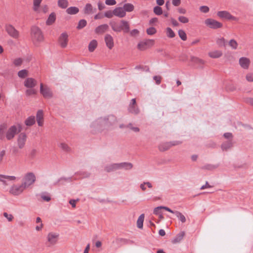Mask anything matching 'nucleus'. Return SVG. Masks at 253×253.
Wrapping results in <instances>:
<instances>
[{
	"mask_svg": "<svg viewBox=\"0 0 253 253\" xmlns=\"http://www.w3.org/2000/svg\"><path fill=\"white\" fill-rule=\"evenodd\" d=\"M109 25L115 32L123 31L125 34L129 32L130 26L129 22L127 21L121 20L118 23L114 20H111L109 22Z\"/></svg>",
	"mask_w": 253,
	"mask_h": 253,
	"instance_id": "nucleus-1",
	"label": "nucleus"
},
{
	"mask_svg": "<svg viewBox=\"0 0 253 253\" xmlns=\"http://www.w3.org/2000/svg\"><path fill=\"white\" fill-rule=\"evenodd\" d=\"M31 37L34 44L36 45L43 42L44 40L41 30L36 26H33L31 28Z\"/></svg>",
	"mask_w": 253,
	"mask_h": 253,
	"instance_id": "nucleus-2",
	"label": "nucleus"
},
{
	"mask_svg": "<svg viewBox=\"0 0 253 253\" xmlns=\"http://www.w3.org/2000/svg\"><path fill=\"white\" fill-rule=\"evenodd\" d=\"M36 177L34 173L28 172L23 178L22 184L26 189L33 185L36 181Z\"/></svg>",
	"mask_w": 253,
	"mask_h": 253,
	"instance_id": "nucleus-3",
	"label": "nucleus"
},
{
	"mask_svg": "<svg viewBox=\"0 0 253 253\" xmlns=\"http://www.w3.org/2000/svg\"><path fill=\"white\" fill-rule=\"evenodd\" d=\"M4 29L7 34L10 37L16 40L19 39L20 33L12 25L6 24L4 25Z\"/></svg>",
	"mask_w": 253,
	"mask_h": 253,
	"instance_id": "nucleus-4",
	"label": "nucleus"
},
{
	"mask_svg": "<svg viewBox=\"0 0 253 253\" xmlns=\"http://www.w3.org/2000/svg\"><path fill=\"white\" fill-rule=\"evenodd\" d=\"M99 122L104 124L105 126L109 127L115 125L117 122V119L115 116L111 115L104 118H100Z\"/></svg>",
	"mask_w": 253,
	"mask_h": 253,
	"instance_id": "nucleus-5",
	"label": "nucleus"
},
{
	"mask_svg": "<svg viewBox=\"0 0 253 253\" xmlns=\"http://www.w3.org/2000/svg\"><path fill=\"white\" fill-rule=\"evenodd\" d=\"M182 143L180 141H173L170 142H163L159 144L158 146L159 150L161 152H164L168 150L173 146H176Z\"/></svg>",
	"mask_w": 253,
	"mask_h": 253,
	"instance_id": "nucleus-6",
	"label": "nucleus"
},
{
	"mask_svg": "<svg viewBox=\"0 0 253 253\" xmlns=\"http://www.w3.org/2000/svg\"><path fill=\"white\" fill-rule=\"evenodd\" d=\"M205 24L209 28L213 29L221 28L223 26V24L211 18L206 19Z\"/></svg>",
	"mask_w": 253,
	"mask_h": 253,
	"instance_id": "nucleus-7",
	"label": "nucleus"
},
{
	"mask_svg": "<svg viewBox=\"0 0 253 253\" xmlns=\"http://www.w3.org/2000/svg\"><path fill=\"white\" fill-rule=\"evenodd\" d=\"M154 42L155 41L153 40H144L138 43L137 47L140 50H144L152 46L154 44Z\"/></svg>",
	"mask_w": 253,
	"mask_h": 253,
	"instance_id": "nucleus-8",
	"label": "nucleus"
},
{
	"mask_svg": "<svg viewBox=\"0 0 253 253\" xmlns=\"http://www.w3.org/2000/svg\"><path fill=\"white\" fill-rule=\"evenodd\" d=\"M40 93L45 98H50L53 96L50 88L46 85H44L42 83L40 84Z\"/></svg>",
	"mask_w": 253,
	"mask_h": 253,
	"instance_id": "nucleus-9",
	"label": "nucleus"
},
{
	"mask_svg": "<svg viewBox=\"0 0 253 253\" xmlns=\"http://www.w3.org/2000/svg\"><path fill=\"white\" fill-rule=\"evenodd\" d=\"M25 189L26 188L22 183L19 185L14 184L11 187L9 192L14 196H18L21 194Z\"/></svg>",
	"mask_w": 253,
	"mask_h": 253,
	"instance_id": "nucleus-10",
	"label": "nucleus"
},
{
	"mask_svg": "<svg viewBox=\"0 0 253 253\" xmlns=\"http://www.w3.org/2000/svg\"><path fill=\"white\" fill-rule=\"evenodd\" d=\"M27 136L25 132H21L17 137V145L19 149H22L24 147L27 140Z\"/></svg>",
	"mask_w": 253,
	"mask_h": 253,
	"instance_id": "nucleus-11",
	"label": "nucleus"
},
{
	"mask_svg": "<svg viewBox=\"0 0 253 253\" xmlns=\"http://www.w3.org/2000/svg\"><path fill=\"white\" fill-rule=\"evenodd\" d=\"M128 111L129 113L134 115H137L139 113L140 110L136 104V99L135 98H133L131 100L128 108Z\"/></svg>",
	"mask_w": 253,
	"mask_h": 253,
	"instance_id": "nucleus-12",
	"label": "nucleus"
},
{
	"mask_svg": "<svg viewBox=\"0 0 253 253\" xmlns=\"http://www.w3.org/2000/svg\"><path fill=\"white\" fill-rule=\"evenodd\" d=\"M17 133V127L15 125L11 126L5 133V137L8 140L12 139Z\"/></svg>",
	"mask_w": 253,
	"mask_h": 253,
	"instance_id": "nucleus-13",
	"label": "nucleus"
},
{
	"mask_svg": "<svg viewBox=\"0 0 253 253\" xmlns=\"http://www.w3.org/2000/svg\"><path fill=\"white\" fill-rule=\"evenodd\" d=\"M59 43L62 48H65L68 44V36L66 33H63L60 36L58 39Z\"/></svg>",
	"mask_w": 253,
	"mask_h": 253,
	"instance_id": "nucleus-14",
	"label": "nucleus"
},
{
	"mask_svg": "<svg viewBox=\"0 0 253 253\" xmlns=\"http://www.w3.org/2000/svg\"><path fill=\"white\" fill-rule=\"evenodd\" d=\"M217 15L221 18H225L228 20H234L235 17L232 16L227 11H220L217 13Z\"/></svg>",
	"mask_w": 253,
	"mask_h": 253,
	"instance_id": "nucleus-15",
	"label": "nucleus"
},
{
	"mask_svg": "<svg viewBox=\"0 0 253 253\" xmlns=\"http://www.w3.org/2000/svg\"><path fill=\"white\" fill-rule=\"evenodd\" d=\"M105 42L106 46L110 49H111L114 45V40L112 36L109 34H107L105 37Z\"/></svg>",
	"mask_w": 253,
	"mask_h": 253,
	"instance_id": "nucleus-16",
	"label": "nucleus"
},
{
	"mask_svg": "<svg viewBox=\"0 0 253 253\" xmlns=\"http://www.w3.org/2000/svg\"><path fill=\"white\" fill-rule=\"evenodd\" d=\"M37 84V81L32 78H28L24 82V85L27 88H33Z\"/></svg>",
	"mask_w": 253,
	"mask_h": 253,
	"instance_id": "nucleus-17",
	"label": "nucleus"
},
{
	"mask_svg": "<svg viewBox=\"0 0 253 253\" xmlns=\"http://www.w3.org/2000/svg\"><path fill=\"white\" fill-rule=\"evenodd\" d=\"M114 14L118 17L123 18L126 16V12H125L123 7H119L114 9Z\"/></svg>",
	"mask_w": 253,
	"mask_h": 253,
	"instance_id": "nucleus-18",
	"label": "nucleus"
},
{
	"mask_svg": "<svg viewBox=\"0 0 253 253\" xmlns=\"http://www.w3.org/2000/svg\"><path fill=\"white\" fill-rule=\"evenodd\" d=\"M109 29L107 24H102L97 27L95 29V32L97 34H102L107 31Z\"/></svg>",
	"mask_w": 253,
	"mask_h": 253,
	"instance_id": "nucleus-19",
	"label": "nucleus"
},
{
	"mask_svg": "<svg viewBox=\"0 0 253 253\" xmlns=\"http://www.w3.org/2000/svg\"><path fill=\"white\" fill-rule=\"evenodd\" d=\"M58 235L53 233H49L47 235V240L51 245L55 244L57 241Z\"/></svg>",
	"mask_w": 253,
	"mask_h": 253,
	"instance_id": "nucleus-20",
	"label": "nucleus"
},
{
	"mask_svg": "<svg viewBox=\"0 0 253 253\" xmlns=\"http://www.w3.org/2000/svg\"><path fill=\"white\" fill-rule=\"evenodd\" d=\"M43 113L42 110H38L37 113L36 118L38 124L39 126H42L43 124Z\"/></svg>",
	"mask_w": 253,
	"mask_h": 253,
	"instance_id": "nucleus-21",
	"label": "nucleus"
},
{
	"mask_svg": "<svg viewBox=\"0 0 253 253\" xmlns=\"http://www.w3.org/2000/svg\"><path fill=\"white\" fill-rule=\"evenodd\" d=\"M250 60L246 57H241L239 59V63L241 66L244 69H248L250 64Z\"/></svg>",
	"mask_w": 253,
	"mask_h": 253,
	"instance_id": "nucleus-22",
	"label": "nucleus"
},
{
	"mask_svg": "<svg viewBox=\"0 0 253 253\" xmlns=\"http://www.w3.org/2000/svg\"><path fill=\"white\" fill-rule=\"evenodd\" d=\"M233 145L232 140H228L222 143L221 145V148L223 151H227L229 149L232 147Z\"/></svg>",
	"mask_w": 253,
	"mask_h": 253,
	"instance_id": "nucleus-23",
	"label": "nucleus"
},
{
	"mask_svg": "<svg viewBox=\"0 0 253 253\" xmlns=\"http://www.w3.org/2000/svg\"><path fill=\"white\" fill-rule=\"evenodd\" d=\"M117 169H119L118 163L112 164L105 167V171L108 172H112Z\"/></svg>",
	"mask_w": 253,
	"mask_h": 253,
	"instance_id": "nucleus-24",
	"label": "nucleus"
},
{
	"mask_svg": "<svg viewBox=\"0 0 253 253\" xmlns=\"http://www.w3.org/2000/svg\"><path fill=\"white\" fill-rule=\"evenodd\" d=\"M118 165L119 169H124L126 170H129L133 167V165L131 163L128 162L118 163Z\"/></svg>",
	"mask_w": 253,
	"mask_h": 253,
	"instance_id": "nucleus-25",
	"label": "nucleus"
},
{
	"mask_svg": "<svg viewBox=\"0 0 253 253\" xmlns=\"http://www.w3.org/2000/svg\"><path fill=\"white\" fill-rule=\"evenodd\" d=\"M7 129V125L3 124L0 125V139L2 140L5 137V131Z\"/></svg>",
	"mask_w": 253,
	"mask_h": 253,
	"instance_id": "nucleus-26",
	"label": "nucleus"
},
{
	"mask_svg": "<svg viewBox=\"0 0 253 253\" xmlns=\"http://www.w3.org/2000/svg\"><path fill=\"white\" fill-rule=\"evenodd\" d=\"M219 167L218 164H207L203 166H202L201 169H206L210 171L213 170L214 169H217Z\"/></svg>",
	"mask_w": 253,
	"mask_h": 253,
	"instance_id": "nucleus-27",
	"label": "nucleus"
},
{
	"mask_svg": "<svg viewBox=\"0 0 253 253\" xmlns=\"http://www.w3.org/2000/svg\"><path fill=\"white\" fill-rule=\"evenodd\" d=\"M56 20V14L54 12H52L48 16L46 24L47 25H51L54 23Z\"/></svg>",
	"mask_w": 253,
	"mask_h": 253,
	"instance_id": "nucleus-28",
	"label": "nucleus"
},
{
	"mask_svg": "<svg viewBox=\"0 0 253 253\" xmlns=\"http://www.w3.org/2000/svg\"><path fill=\"white\" fill-rule=\"evenodd\" d=\"M222 55V52L220 50H214L209 53L210 57L213 58H217L221 57Z\"/></svg>",
	"mask_w": 253,
	"mask_h": 253,
	"instance_id": "nucleus-29",
	"label": "nucleus"
},
{
	"mask_svg": "<svg viewBox=\"0 0 253 253\" xmlns=\"http://www.w3.org/2000/svg\"><path fill=\"white\" fill-rule=\"evenodd\" d=\"M191 61L194 63L195 64L198 65L199 66H201L204 64V61L197 57L192 56L191 57Z\"/></svg>",
	"mask_w": 253,
	"mask_h": 253,
	"instance_id": "nucleus-30",
	"label": "nucleus"
},
{
	"mask_svg": "<svg viewBox=\"0 0 253 253\" xmlns=\"http://www.w3.org/2000/svg\"><path fill=\"white\" fill-rule=\"evenodd\" d=\"M69 5V2L68 0H58L57 1V5L59 7L65 9L67 8Z\"/></svg>",
	"mask_w": 253,
	"mask_h": 253,
	"instance_id": "nucleus-31",
	"label": "nucleus"
},
{
	"mask_svg": "<svg viewBox=\"0 0 253 253\" xmlns=\"http://www.w3.org/2000/svg\"><path fill=\"white\" fill-rule=\"evenodd\" d=\"M184 235L185 232L184 231L180 232L175 237V238L173 239L172 242L173 243H177L179 242L183 239Z\"/></svg>",
	"mask_w": 253,
	"mask_h": 253,
	"instance_id": "nucleus-32",
	"label": "nucleus"
},
{
	"mask_svg": "<svg viewBox=\"0 0 253 253\" xmlns=\"http://www.w3.org/2000/svg\"><path fill=\"white\" fill-rule=\"evenodd\" d=\"M79 11V9L75 6H71L66 9V12L70 15H74L78 13Z\"/></svg>",
	"mask_w": 253,
	"mask_h": 253,
	"instance_id": "nucleus-33",
	"label": "nucleus"
},
{
	"mask_svg": "<svg viewBox=\"0 0 253 253\" xmlns=\"http://www.w3.org/2000/svg\"><path fill=\"white\" fill-rule=\"evenodd\" d=\"M144 219V214H141L138 217L137 221V227L139 229H142L143 225Z\"/></svg>",
	"mask_w": 253,
	"mask_h": 253,
	"instance_id": "nucleus-34",
	"label": "nucleus"
},
{
	"mask_svg": "<svg viewBox=\"0 0 253 253\" xmlns=\"http://www.w3.org/2000/svg\"><path fill=\"white\" fill-rule=\"evenodd\" d=\"M97 42L95 40H92L88 45V50L90 52H93L96 48Z\"/></svg>",
	"mask_w": 253,
	"mask_h": 253,
	"instance_id": "nucleus-35",
	"label": "nucleus"
},
{
	"mask_svg": "<svg viewBox=\"0 0 253 253\" xmlns=\"http://www.w3.org/2000/svg\"><path fill=\"white\" fill-rule=\"evenodd\" d=\"M35 123V118L31 116L28 117L25 121V124L27 126H31Z\"/></svg>",
	"mask_w": 253,
	"mask_h": 253,
	"instance_id": "nucleus-36",
	"label": "nucleus"
},
{
	"mask_svg": "<svg viewBox=\"0 0 253 253\" xmlns=\"http://www.w3.org/2000/svg\"><path fill=\"white\" fill-rule=\"evenodd\" d=\"M84 13L85 14H90L92 13V6L90 3H87L84 9Z\"/></svg>",
	"mask_w": 253,
	"mask_h": 253,
	"instance_id": "nucleus-37",
	"label": "nucleus"
},
{
	"mask_svg": "<svg viewBox=\"0 0 253 253\" xmlns=\"http://www.w3.org/2000/svg\"><path fill=\"white\" fill-rule=\"evenodd\" d=\"M123 9L125 12H131L134 10V7L131 3H126L123 6Z\"/></svg>",
	"mask_w": 253,
	"mask_h": 253,
	"instance_id": "nucleus-38",
	"label": "nucleus"
},
{
	"mask_svg": "<svg viewBox=\"0 0 253 253\" xmlns=\"http://www.w3.org/2000/svg\"><path fill=\"white\" fill-rule=\"evenodd\" d=\"M42 0H34L33 1V10L36 12H38Z\"/></svg>",
	"mask_w": 253,
	"mask_h": 253,
	"instance_id": "nucleus-39",
	"label": "nucleus"
},
{
	"mask_svg": "<svg viewBox=\"0 0 253 253\" xmlns=\"http://www.w3.org/2000/svg\"><path fill=\"white\" fill-rule=\"evenodd\" d=\"M166 32L167 36L168 38H173L175 36V34L174 32L169 27H168L166 28Z\"/></svg>",
	"mask_w": 253,
	"mask_h": 253,
	"instance_id": "nucleus-40",
	"label": "nucleus"
},
{
	"mask_svg": "<svg viewBox=\"0 0 253 253\" xmlns=\"http://www.w3.org/2000/svg\"><path fill=\"white\" fill-rule=\"evenodd\" d=\"M174 214L182 223L185 222L186 218L184 215L182 214V213L178 211H175Z\"/></svg>",
	"mask_w": 253,
	"mask_h": 253,
	"instance_id": "nucleus-41",
	"label": "nucleus"
},
{
	"mask_svg": "<svg viewBox=\"0 0 253 253\" xmlns=\"http://www.w3.org/2000/svg\"><path fill=\"white\" fill-rule=\"evenodd\" d=\"M87 24L86 21L84 19H82L79 21L77 29L80 30L84 28Z\"/></svg>",
	"mask_w": 253,
	"mask_h": 253,
	"instance_id": "nucleus-42",
	"label": "nucleus"
},
{
	"mask_svg": "<svg viewBox=\"0 0 253 253\" xmlns=\"http://www.w3.org/2000/svg\"><path fill=\"white\" fill-rule=\"evenodd\" d=\"M216 43L219 46H225L226 41L223 38H219L216 40Z\"/></svg>",
	"mask_w": 253,
	"mask_h": 253,
	"instance_id": "nucleus-43",
	"label": "nucleus"
},
{
	"mask_svg": "<svg viewBox=\"0 0 253 253\" xmlns=\"http://www.w3.org/2000/svg\"><path fill=\"white\" fill-rule=\"evenodd\" d=\"M178 35L182 41H186L187 40V36L184 31L183 30H179L178 32Z\"/></svg>",
	"mask_w": 253,
	"mask_h": 253,
	"instance_id": "nucleus-44",
	"label": "nucleus"
},
{
	"mask_svg": "<svg viewBox=\"0 0 253 253\" xmlns=\"http://www.w3.org/2000/svg\"><path fill=\"white\" fill-rule=\"evenodd\" d=\"M228 44L233 49H236L238 45L237 42L234 39L231 40L229 42Z\"/></svg>",
	"mask_w": 253,
	"mask_h": 253,
	"instance_id": "nucleus-45",
	"label": "nucleus"
},
{
	"mask_svg": "<svg viewBox=\"0 0 253 253\" xmlns=\"http://www.w3.org/2000/svg\"><path fill=\"white\" fill-rule=\"evenodd\" d=\"M153 11L157 15H160L163 13L162 8L159 6H156L154 7Z\"/></svg>",
	"mask_w": 253,
	"mask_h": 253,
	"instance_id": "nucleus-46",
	"label": "nucleus"
},
{
	"mask_svg": "<svg viewBox=\"0 0 253 253\" xmlns=\"http://www.w3.org/2000/svg\"><path fill=\"white\" fill-rule=\"evenodd\" d=\"M18 76L21 78H24L28 76V71L25 70H22L18 72Z\"/></svg>",
	"mask_w": 253,
	"mask_h": 253,
	"instance_id": "nucleus-47",
	"label": "nucleus"
},
{
	"mask_svg": "<svg viewBox=\"0 0 253 253\" xmlns=\"http://www.w3.org/2000/svg\"><path fill=\"white\" fill-rule=\"evenodd\" d=\"M157 30L155 28L153 27L148 28L146 30V33L149 35H153L156 34Z\"/></svg>",
	"mask_w": 253,
	"mask_h": 253,
	"instance_id": "nucleus-48",
	"label": "nucleus"
},
{
	"mask_svg": "<svg viewBox=\"0 0 253 253\" xmlns=\"http://www.w3.org/2000/svg\"><path fill=\"white\" fill-rule=\"evenodd\" d=\"M42 199L45 201L49 202L51 200V198L48 193H43L41 195Z\"/></svg>",
	"mask_w": 253,
	"mask_h": 253,
	"instance_id": "nucleus-49",
	"label": "nucleus"
},
{
	"mask_svg": "<svg viewBox=\"0 0 253 253\" xmlns=\"http://www.w3.org/2000/svg\"><path fill=\"white\" fill-rule=\"evenodd\" d=\"M60 147L64 151L66 152H69L70 151V148L68 145L64 143H62L60 144Z\"/></svg>",
	"mask_w": 253,
	"mask_h": 253,
	"instance_id": "nucleus-50",
	"label": "nucleus"
},
{
	"mask_svg": "<svg viewBox=\"0 0 253 253\" xmlns=\"http://www.w3.org/2000/svg\"><path fill=\"white\" fill-rule=\"evenodd\" d=\"M37 93V91L32 88H31V89H29L26 90V95L27 96H30L33 94H36Z\"/></svg>",
	"mask_w": 253,
	"mask_h": 253,
	"instance_id": "nucleus-51",
	"label": "nucleus"
},
{
	"mask_svg": "<svg viewBox=\"0 0 253 253\" xmlns=\"http://www.w3.org/2000/svg\"><path fill=\"white\" fill-rule=\"evenodd\" d=\"M23 62V60L21 58H18L14 60L13 64L15 66H20Z\"/></svg>",
	"mask_w": 253,
	"mask_h": 253,
	"instance_id": "nucleus-52",
	"label": "nucleus"
},
{
	"mask_svg": "<svg viewBox=\"0 0 253 253\" xmlns=\"http://www.w3.org/2000/svg\"><path fill=\"white\" fill-rule=\"evenodd\" d=\"M113 15H114V10H108L106 11L104 13V16L108 18H112L113 16Z\"/></svg>",
	"mask_w": 253,
	"mask_h": 253,
	"instance_id": "nucleus-53",
	"label": "nucleus"
},
{
	"mask_svg": "<svg viewBox=\"0 0 253 253\" xmlns=\"http://www.w3.org/2000/svg\"><path fill=\"white\" fill-rule=\"evenodd\" d=\"M178 20L182 23H187L189 22V19L185 16H180L178 17Z\"/></svg>",
	"mask_w": 253,
	"mask_h": 253,
	"instance_id": "nucleus-54",
	"label": "nucleus"
},
{
	"mask_svg": "<svg viewBox=\"0 0 253 253\" xmlns=\"http://www.w3.org/2000/svg\"><path fill=\"white\" fill-rule=\"evenodd\" d=\"M3 216L7 218L8 221H12L13 219V216L11 214H8V213L5 212L3 213Z\"/></svg>",
	"mask_w": 253,
	"mask_h": 253,
	"instance_id": "nucleus-55",
	"label": "nucleus"
},
{
	"mask_svg": "<svg viewBox=\"0 0 253 253\" xmlns=\"http://www.w3.org/2000/svg\"><path fill=\"white\" fill-rule=\"evenodd\" d=\"M162 209V206L158 207L155 208L154 210L153 213L156 215L160 214L162 213L161 210Z\"/></svg>",
	"mask_w": 253,
	"mask_h": 253,
	"instance_id": "nucleus-56",
	"label": "nucleus"
},
{
	"mask_svg": "<svg viewBox=\"0 0 253 253\" xmlns=\"http://www.w3.org/2000/svg\"><path fill=\"white\" fill-rule=\"evenodd\" d=\"M199 9L201 12L204 13H208L210 10L209 7L207 6H201L200 7Z\"/></svg>",
	"mask_w": 253,
	"mask_h": 253,
	"instance_id": "nucleus-57",
	"label": "nucleus"
},
{
	"mask_svg": "<svg viewBox=\"0 0 253 253\" xmlns=\"http://www.w3.org/2000/svg\"><path fill=\"white\" fill-rule=\"evenodd\" d=\"M153 79L155 80L156 84L158 85L160 84L161 83L162 77L160 76H155L153 77Z\"/></svg>",
	"mask_w": 253,
	"mask_h": 253,
	"instance_id": "nucleus-58",
	"label": "nucleus"
},
{
	"mask_svg": "<svg viewBox=\"0 0 253 253\" xmlns=\"http://www.w3.org/2000/svg\"><path fill=\"white\" fill-rule=\"evenodd\" d=\"M223 136L228 140H233V135L230 132H226L223 134Z\"/></svg>",
	"mask_w": 253,
	"mask_h": 253,
	"instance_id": "nucleus-59",
	"label": "nucleus"
},
{
	"mask_svg": "<svg viewBox=\"0 0 253 253\" xmlns=\"http://www.w3.org/2000/svg\"><path fill=\"white\" fill-rule=\"evenodd\" d=\"M130 35L132 37H135L138 35L139 32L137 29H133L132 31H129Z\"/></svg>",
	"mask_w": 253,
	"mask_h": 253,
	"instance_id": "nucleus-60",
	"label": "nucleus"
},
{
	"mask_svg": "<svg viewBox=\"0 0 253 253\" xmlns=\"http://www.w3.org/2000/svg\"><path fill=\"white\" fill-rule=\"evenodd\" d=\"M118 240L120 243H123L124 244H128L129 242H132V241H130L129 240H127L126 239H125V238H120V239H118Z\"/></svg>",
	"mask_w": 253,
	"mask_h": 253,
	"instance_id": "nucleus-61",
	"label": "nucleus"
},
{
	"mask_svg": "<svg viewBox=\"0 0 253 253\" xmlns=\"http://www.w3.org/2000/svg\"><path fill=\"white\" fill-rule=\"evenodd\" d=\"M105 3L108 5H113L116 3L115 0H106Z\"/></svg>",
	"mask_w": 253,
	"mask_h": 253,
	"instance_id": "nucleus-62",
	"label": "nucleus"
},
{
	"mask_svg": "<svg viewBox=\"0 0 253 253\" xmlns=\"http://www.w3.org/2000/svg\"><path fill=\"white\" fill-rule=\"evenodd\" d=\"M5 179H7L6 175L0 174V181L3 182L4 185H6Z\"/></svg>",
	"mask_w": 253,
	"mask_h": 253,
	"instance_id": "nucleus-63",
	"label": "nucleus"
},
{
	"mask_svg": "<svg viewBox=\"0 0 253 253\" xmlns=\"http://www.w3.org/2000/svg\"><path fill=\"white\" fill-rule=\"evenodd\" d=\"M246 79L249 82H253V74H247Z\"/></svg>",
	"mask_w": 253,
	"mask_h": 253,
	"instance_id": "nucleus-64",
	"label": "nucleus"
}]
</instances>
